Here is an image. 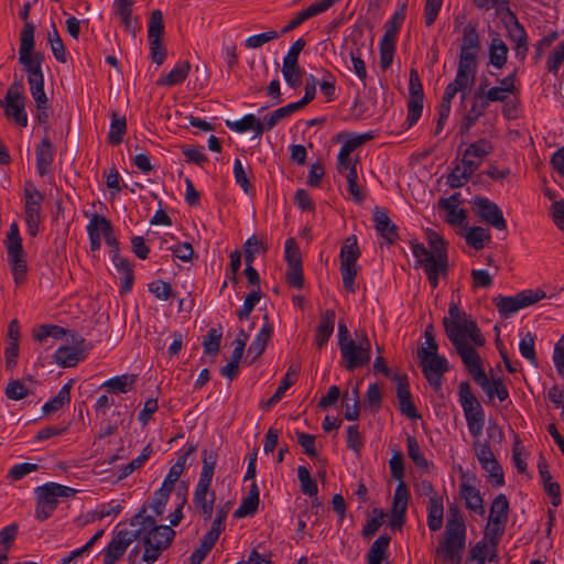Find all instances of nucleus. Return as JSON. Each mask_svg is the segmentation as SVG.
<instances>
[{"instance_id":"nucleus-1","label":"nucleus","mask_w":564,"mask_h":564,"mask_svg":"<svg viewBox=\"0 0 564 564\" xmlns=\"http://www.w3.org/2000/svg\"><path fill=\"white\" fill-rule=\"evenodd\" d=\"M130 525L133 534L138 535V544L128 554L130 564H153L175 538V531L170 525L156 524L155 519L147 513L145 506L131 518Z\"/></svg>"},{"instance_id":"nucleus-2","label":"nucleus","mask_w":564,"mask_h":564,"mask_svg":"<svg viewBox=\"0 0 564 564\" xmlns=\"http://www.w3.org/2000/svg\"><path fill=\"white\" fill-rule=\"evenodd\" d=\"M466 547V524L456 505L448 508L444 540L436 549V557L444 563L460 564Z\"/></svg>"},{"instance_id":"nucleus-3","label":"nucleus","mask_w":564,"mask_h":564,"mask_svg":"<svg viewBox=\"0 0 564 564\" xmlns=\"http://www.w3.org/2000/svg\"><path fill=\"white\" fill-rule=\"evenodd\" d=\"M442 324L451 343L464 338H469L475 346H484L486 343L476 321L462 311L454 301L449 303L448 316L443 318Z\"/></svg>"},{"instance_id":"nucleus-4","label":"nucleus","mask_w":564,"mask_h":564,"mask_svg":"<svg viewBox=\"0 0 564 564\" xmlns=\"http://www.w3.org/2000/svg\"><path fill=\"white\" fill-rule=\"evenodd\" d=\"M203 467L193 495V503L199 509L204 519L209 520L213 516L214 503L216 500L215 491H210L212 480L215 474L217 454L213 451L204 449L202 452Z\"/></svg>"},{"instance_id":"nucleus-5","label":"nucleus","mask_w":564,"mask_h":564,"mask_svg":"<svg viewBox=\"0 0 564 564\" xmlns=\"http://www.w3.org/2000/svg\"><path fill=\"white\" fill-rule=\"evenodd\" d=\"M4 245L7 250V261L13 275L14 283L15 285H21L26 280L28 262L26 252L23 249L22 238L17 223H12L10 225Z\"/></svg>"},{"instance_id":"nucleus-6","label":"nucleus","mask_w":564,"mask_h":564,"mask_svg":"<svg viewBox=\"0 0 564 564\" xmlns=\"http://www.w3.org/2000/svg\"><path fill=\"white\" fill-rule=\"evenodd\" d=\"M76 492V489L56 482H46L35 488V518L39 521L48 519L58 505V498L73 497Z\"/></svg>"},{"instance_id":"nucleus-7","label":"nucleus","mask_w":564,"mask_h":564,"mask_svg":"<svg viewBox=\"0 0 564 564\" xmlns=\"http://www.w3.org/2000/svg\"><path fill=\"white\" fill-rule=\"evenodd\" d=\"M34 30L33 23H26L20 34L19 62L23 65L28 78H42V62L44 56L42 53H33L34 51Z\"/></svg>"},{"instance_id":"nucleus-8","label":"nucleus","mask_w":564,"mask_h":564,"mask_svg":"<svg viewBox=\"0 0 564 564\" xmlns=\"http://www.w3.org/2000/svg\"><path fill=\"white\" fill-rule=\"evenodd\" d=\"M458 400L463 408L470 435L474 438L480 437L485 424V411L478 399L471 393L468 381L460 382L458 387Z\"/></svg>"},{"instance_id":"nucleus-9","label":"nucleus","mask_w":564,"mask_h":564,"mask_svg":"<svg viewBox=\"0 0 564 564\" xmlns=\"http://www.w3.org/2000/svg\"><path fill=\"white\" fill-rule=\"evenodd\" d=\"M360 257V250L355 235L349 236L340 249V274L344 289L354 294L356 292L355 280L360 270L357 261Z\"/></svg>"},{"instance_id":"nucleus-10","label":"nucleus","mask_w":564,"mask_h":564,"mask_svg":"<svg viewBox=\"0 0 564 564\" xmlns=\"http://www.w3.org/2000/svg\"><path fill=\"white\" fill-rule=\"evenodd\" d=\"M509 501L503 494H499L491 502L489 520L485 529V538L491 546H498L508 522Z\"/></svg>"},{"instance_id":"nucleus-11","label":"nucleus","mask_w":564,"mask_h":564,"mask_svg":"<svg viewBox=\"0 0 564 564\" xmlns=\"http://www.w3.org/2000/svg\"><path fill=\"white\" fill-rule=\"evenodd\" d=\"M356 337L357 340H349L339 348L344 367L348 371L368 365L371 358V344L367 334L361 333Z\"/></svg>"},{"instance_id":"nucleus-12","label":"nucleus","mask_w":564,"mask_h":564,"mask_svg":"<svg viewBox=\"0 0 564 564\" xmlns=\"http://www.w3.org/2000/svg\"><path fill=\"white\" fill-rule=\"evenodd\" d=\"M23 195L26 230L31 237H35L42 221L41 213L44 195L30 182L26 183Z\"/></svg>"},{"instance_id":"nucleus-13","label":"nucleus","mask_w":564,"mask_h":564,"mask_svg":"<svg viewBox=\"0 0 564 564\" xmlns=\"http://www.w3.org/2000/svg\"><path fill=\"white\" fill-rule=\"evenodd\" d=\"M545 297L541 290H524L514 296H498L494 299L499 314L509 317L521 308L528 307Z\"/></svg>"},{"instance_id":"nucleus-14","label":"nucleus","mask_w":564,"mask_h":564,"mask_svg":"<svg viewBox=\"0 0 564 564\" xmlns=\"http://www.w3.org/2000/svg\"><path fill=\"white\" fill-rule=\"evenodd\" d=\"M473 449L475 455L484 470L488 473V477L491 479L496 487L505 485L503 471L495 457V454L490 447L489 441L475 438L473 442Z\"/></svg>"},{"instance_id":"nucleus-15","label":"nucleus","mask_w":564,"mask_h":564,"mask_svg":"<svg viewBox=\"0 0 564 564\" xmlns=\"http://www.w3.org/2000/svg\"><path fill=\"white\" fill-rule=\"evenodd\" d=\"M411 250L416 259V263L423 267L431 286L436 289L440 274L445 275L447 272L448 262H445L444 258L440 261L437 259L434 260L430 250L420 242H411Z\"/></svg>"},{"instance_id":"nucleus-16","label":"nucleus","mask_w":564,"mask_h":564,"mask_svg":"<svg viewBox=\"0 0 564 564\" xmlns=\"http://www.w3.org/2000/svg\"><path fill=\"white\" fill-rule=\"evenodd\" d=\"M469 338L459 339L452 341L457 354L459 355L464 366L479 387H484L487 383V375L482 368V362L479 354L468 343Z\"/></svg>"},{"instance_id":"nucleus-17","label":"nucleus","mask_w":564,"mask_h":564,"mask_svg":"<svg viewBox=\"0 0 564 564\" xmlns=\"http://www.w3.org/2000/svg\"><path fill=\"white\" fill-rule=\"evenodd\" d=\"M480 51V39L477 25L468 23L463 29V37L459 50L458 66L475 70L477 69V57Z\"/></svg>"},{"instance_id":"nucleus-18","label":"nucleus","mask_w":564,"mask_h":564,"mask_svg":"<svg viewBox=\"0 0 564 564\" xmlns=\"http://www.w3.org/2000/svg\"><path fill=\"white\" fill-rule=\"evenodd\" d=\"M164 33L163 14L161 10L152 11L148 24V39L150 45V58L156 65H162L167 52L162 43Z\"/></svg>"},{"instance_id":"nucleus-19","label":"nucleus","mask_w":564,"mask_h":564,"mask_svg":"<svg viewBox=\"0 0 564 564\" xmlns=\"http://www.w3.org/2000/svg\"><path fill=\"white\" fill-rule=\"evenodd\" d=\"M24 87L21 82H14L10 85L4 101L1 105L4 107L6 116L12 119L18 126L25 128L28 126V115L25 111Z\"/></svg>"},{"instance_id":"nucleus-20","label":"nucleus","mask_w":564,"mask_h":564,"mask_svg":"<svg viewBox=\"0 0 564 564\" xmlns=\"http://www.w3.org/2000/svg\"><path fill=\"white\" fill-rule=\"evenodd\" d=\"M409 94L410 97L408 100V116L405 122L408 128H411L422 116L424 99L423 86L415 68L410 69Z\"/></svg>"},{"instance_id":"nucleus-21","label":"nucleus","mask_w":564,"mask_h":564,"mask_svg":"<svg viewBox=\"0 0 564 564\" xmlns=\"http://www.w3.org/2000/svg\"><path fill=\"white\" fill-rule=\"evenodd\" d=\"M138 539L132 530L120 529L112 534L110 542L104 550V564H115L120 560L128 547Z\"/></svg>"},{"instance_id":"nucleus-22","label":"nucleus","mask_w":564,"mask_h":564,"mask_svg":"<svg viewBox=\"0 0 564 564\" xmlns=\"http://www.w3.org/2000/svg\"><path fill=\"white\" fill-rule=\"evenodd\" d=\"M473 209L475 214L487 225L498 230L507 228V221L503 218L502 210L499 206L487 197H475L473 200Z\"/></svg>"},{"instance_id":"nucleus-23","label":"nucleus","mask_w":564,"mask_h":564,"mask_svg":"<svg viewBox=\"0 0 564 564\" xmlns=\"http://www.w3.org/2000/svg\"><path fill=\"white\" fill-rule=\"evenodd\" d=\"M494 151L492 143L481 138L468 145L462 159L464 166H467L468 172H476L481 165L482 161Z\"/></svg>"},{"instance_id":"nucleus-24","label":"nucleus","mask_w":564,"mask_h":564,"mask_svg":"<svg viewBox=\"0 0 564 564\" xmlns=\"http://www.w3.org/2000/svg\"><path fill=\"white\" fill-rule=\"evenodd\" d=\"M91 345L87 346L84 338L75 341L74 346H61L54 354L55 361L64 367H75L79 361L84 360L87 356Z\"/></svg>"},{"instance_id":"nucleus-25","label":"nucleus","mask_w":564,"mask_h":564,"mask_svg":"<svg viewBox=\"0 0 564 564\" xmlns=\"http://www.w3.org/2000/svg\"><path fill=\"white\" fill-rule=\"evenodd\" d=\"M475 70L458 66L456 77L446 87L442 98L443 104L452 105V100L458 91L467 89L475 79Z\"/></svg>"},{"instance_id":"nucleus-26","label":"nucleus","mask_w":564,"mask_h":564,"mask_svg":"<svg viewBox=\"0 0 564 564\" xmlns=\"http://www.w3.org/2000/svg\"><path fill=\"white\" fill-rule=\"evenodd\" d=\"M460 194L454 193L447 198H441L438 200V207L446 212L445 220L449 225L460 226L467 219V213L465 209L459 208Z\"/></svg>"},{"instance_id":"nucleus-27","label":"nucleus","mask_w":564,"mask_h":564,"mask_svg":"<svg viewBox=\"0 0 564 564\" xmlns=\"http://www.w3.org/2000/svg\"><path fill=\"white\" fill-rule=\"evenodd\" d=\"M55 149L51 139L45 135L35 148L36 171L40 176L51 173L54 162Z\"/></svg>"},{"instance_id":"nucleus-28","label":"nucleus","mask_w":564,"mask_h":564,"mask_svg":"<svg viewBox=\"0 0 564 564\" xmlns=\"http://www.w3.org/2000/svg\"><path fill=\"white\" fill-rule=\"evenodd\" d=\"M459 491L462 498L465 500L467 509L479 516L485 514L484 499L481 498L479 490L471 485L468 479H466L465 475H462Z\"/></svg>"},{"instance_id":"nucleus-29","label":"nucleus","mask_w":564,"mask_h":564,"mask_svg":"<svg viewBox=\"0 0 564 564\" xmlns=\"http://www.w3.org/2000/svg\"><path fill=\"white\" fill-rule=\"evenodd\" d=\"M373 221L376 230L389 245H392L398 240V227L391 221L386 210L376 207L373 212Z\"/></svg>"},{"instance_id":"nucleus-30","label":"nucleus","mask_w":564,"mask_h":564,"mask_svg":"<svg viewBox=\"0 0 564 564\" xmlns=\"http://www.w3.org/2000/svg\"><path fill=\"white\" fill-rule=\"evenodd\" d=\"M538 469L543 484V488L551 497L552 505L554 507H558L561 505V487L558 482L552 480L547 462L543 457H540L538 462Z\"/></svg>"},{"instance_id":"nucleus-31","label":"nucleus","mask_w":564,"mask_h":564,"mask_svg":"<svg viewBox=\"0 0 564 564\" xmlns=\"http://www.w3.org/2000/svg\"><path fill=\"white\" fill-rule=\"evenodd\" d=\"M335 311L329 308L321 314L319 324L315 332V345L322 349L329 340L335 327Z\"/></svg>"},{"instance_id":"nucleus-32","label":"nucleus","mask_w":564,"mask_h":564,"mask_svg":"<svg viewBox=\"0 0 564 564\" xmlns=\"http://www.w3.org/2000/svg\"><path fill=\"white\" fill-rule=\"evenodd\" d=\"M397 397L399 400V408L402 414H404L409 419L420 417L416 406L411 400L410 387L405 379L399 378L397 387Z\"/></svg>"},{"instance_id":"nucleus-33","label":"nucleus","mask_w":564,"mask_h":564,"mask_svg":"<svg viewBox=\"0 0 564 564\" xmlns=\"http://www.w3.org/2000/svg\"><path fill=\"white\" fill-rule=\"evenodd\" d=\"M112 262L121 281L120 292L129 293L134 282L133 265L129 262V260L122 258L120 254H113Z\"/></svg>"},{"instance_id":"nucleus-34","label":"nucleus","mask_w":564,"mask_h":564,"mask_svg":"<svg viewBox=\"0 0 564 564\" xmlns=\"http://www.w3.org/2000/svg\"><path fill=\"white\" fill-rule=\"evenodd\" d=\"M259 495L258 485L253 481L248 495L241 499L239 507L235 510L234 517L240 519L253 516L258 511L260 501Z\"/></svg>"},{"instance_id":"nucleus-35","label":"nucleus","mask_w":564,"mask_h":564,"mask_svg":"<svg viewBox=\"0 0 564 564\" xmlns=\"http://www.w3.org/2000/svg\"><path fill=\"white\" fill-rule=\"evenodd\" d=\"M264 321L265 322H264L263 326L261 327V329L259 330V333L257 334L256 338L250 344L249 349H248V354L253 355L252 361H254L257 358H259L263 354V351L273 334V326L269 322V317L267 314L264 315Z\"/></svg>"},{"instance_id":"nucleus-36","label":"nucleus","mask_w":564,"mask_h":564,"mask_svg":"<svg viewBox=\"0 0 564 564\" xmlns=\"http://www.w3.org/2000/svg\"><path fill=\"white\" fill-rule=\"evenodd\" d=\"M191 64L187 61H181L164 76H161L156 84L159 86L172 87L182 84L188 76Z\"/></svg>"},{"instance_id":"nucleus-37","label":"nucleus","mask_w":564,"mask_h":564,"mask_svg":"<svg viewBox=\"0 0 564 564\" xmlns=\"http://www.w3.org/2000/svg\"><path fill=\"white\" fill-rule=\"evenodd\" d=\"M300 367L296 365H291L284 375L283 379L281 380L280 386L275 390V392L272 394V397L267 401L264 404V409H270L273 405H275L284 395L286 390L293 386L297 381Z\"/></svg>"},{"instance_id":"nucleus-38","label":"nucleus","mask_w":564,"mask_h":564,"mask_svg":"<svg viewBox=\"0 0 564 564\" xmlns=\"http://www.w3.org/2000/svg\"><path fill=\"white\" fill-rule=\"evenodd\" d=\"M444 506L443 497L438 495L431 496L427 507V527L431 531L436 532L443 525Z\"/></svg>"},{"instance_id":"nucleus-39","label":"nucleus","mask_w":564,"mask_h":564,"mask_svg":"<svg viewBox=\"0 0 564 564\" xmlns=\"http://www.w3.org/2000/svg\"><path fill=\"white\" fill-rule=\"evenodd\" d=\"M127 133V119L120 116L117 111L111 113V123L108 132V142L112 145H118L123 141Z\"/></svg>"},{"instance_id":"nucleus-40","label":"nucleus","mask_w":564,"mask_h":564,"mask_svg":"<svg viewBox=\"0 0 564 564\" xmlns=\"http://www.w3.org/2000/svg\"><path fill=\"white\" fill-rule=\"evenodd\" d=\"M422 371L424 375H444L448 371V362L444 356L427 355L426 358L420 359Z\"/></svg>"},{"instance_id":"nucleus-41","label":"nucleus","mask_w":564,"mask_h":564,"mask_svg":"<svg viewBox=\"0 0 564 564\" xmlns=\"http://www.w3.org/2000/svg\"><path fill=\"white\" fill-rule=\"evenodd\" d=\"M391 536L388 534L380 535L370 546L367 553V562L383 563L388 558V547Z\"/></svg>"},{"instance_id":"nucleus-42","label":"nucleus","mask_w":564,"mask_h":564,"mask_svg":"<svg viewBox=\"0 0 564 564\" xmlns=\"http://www.w3.org/2000/svg\"><path fill=\"white\" fill-rule=\"evenodd\" d=\"M73 380H69L67 383H65L58 393L51 399L48 402H46L43 405V413L44 414H51L57 412L59 409H62L65 404L69 403L70 401V390L73 387Z\"/></svg>"},{"instance_id":"nucleus-43","label":"nucleus","mask_w":564,"mask_h":564,"mask_svg":"<svg viewBox=\"0 0 564 564\" xmlns=\"http://www.w3.org/2000/svg\"><path fill=\"white\" fill-rule=\"evenodd\" d=\"M508 52V46L501 39H492L489 46V63L498 69L502 68L507 63Z\"/></svg>"},{"instance_id":"nucleus-44","label":"nucleus","mask_w":564,"mask_h":564,"mask_svg":"<svg viewBox=\"0 0 564 564\" xmlns=\"http://www.w3.org/2000/svg\"><path fill=\"white\" fill-rule=\"evenodd\" d=\"M406 4L403 3L401 8L393 13L391 19L384 23V33L382 39L397 42L399 31L405 19Z\"/></svg>"},{"instance_id":"nucleus-45","label":"nucleus","mask_w":564,"mask_h":564,"mask_svg":"<svg viewBox=\"0 0 564 564\" xmlns=\"http://www.w3.org/2000/svg\"><path fill=\"white\" fill-rule=\"evenodd\" d=\"M135 381V375L126 373L122 376L110 378L102 384V388H106L109 392L112 393H127L132 389Z\"/></svg>"},{"instance_id":"nucleus-46","label":"nucleus","mask_w":564,"mask_h":564,"mask_svg":"<svg viewBox=\"0 0 564 564\" xmlns=\"http://www.w3.org/2000/svg\"><path fill=\"white\" fill-rule=\"evenodd\" d=\"M487 108L488 107L486 106V102H482V100H476L474 98L470 109L467 111V113L465 115V117L463 119V122L460 126V131L462 132L469 131L474 127V124L477 122V120L481 116H484Z\"/></svg>"},{"instance_id":"nucleus-47","label":"nucleus","mask_w":564,"mask_h":564,"mask_svg":"<svg viewBox=\"0 0 564 564\" xmlns=\"http://www.w3.org/2000/svg\"><path fill=\"white\" fill-rule=\"evenodd\" d=\"M406 449L408 456L413 462V464L422 470H427L429 463L425 458L423 452L420 448L419 442L414 435H408L406 437Z\"/></svg>"},{"instance_id":"nucleus-48","label":"nucleus","mask_w":564,"mask_h":564,"mask_svg":"<svg viewBox=\"0 0 564 564\" xmlns=\"http://www.w3.org/2000/svg\"><path fill=\"white\" fill-rule=\"evenodd\" d=\"M304 69L297 63H283L282 75L291 88H297L302 85Z\"/></svg>"},{"instance_id":"nucleus-49","label":"nucleus","mask_w":564,"mask_h":564,"mask_svg":"<svg viewBox=\"0 0 564 564\" xmlns=\"http://www.w3.org/2000/svg\"><path fill=\"white\" fill-rule=\"evenodd\" d=\"M465 238L468 246L480 250L490 241L491 235L489 230L482 227H471Z\"/></svg>"},{"instance_id":"nucleus-50","label":"nucleus","mask_w":564,"mask_h":564,"mask_svg":"<svg viewBox=\"0 0 564 564\" xmlns=\"http://www.w3.org/2000/svg\"><path fill=\"white\" fill-rule=\"evenodd\" d=\"M221 337V326L210 328L202 343L204 352L207 355L216 356L220 348Z\"/></svg>"},{"instance_id":"nucleus-51","label":"nucleus","mask_w":564,"mask_h":564,"mask_svg":"<svg viewBox=\"0 0 564 564\" xmlns=\"http://www.w3.org/2000/svg\"><path fill=\"white\" fill-rule=\"evenodd\" d=\"M28 84L36 108H48V99L44 90V77L37 79L28 78Z\"/></svg>"},{"instance_id":"nucleus-52","label":"nucleus","mask_w":564,"mask_h":564,"mask_svg":"<svg viewBox=\"0 0 564 564\" xmlns=\"http://www.w3.org/2000/svg\"><path fill=\"white\" fill-rule=\"evenodd\" d=\"M65 335L66 330L57 325L44 324L33 330V338L39 343H45L50 337L54 339L63 338Z\"/></svg>"},{"instance_id":"nucleus-53","label":"nucleus","mask_w":564,"mask_h":564,"mask_svg":"<svg viewBox=\"0 0 564 564\" xmlns=\"http://www.w3.org/2000/svg\"><path fill=\"white\" fill-rule=\"evenodd\" d=\"M345 419L348 421H356L360 414L359 408V389L358 387L351 389L350 397H344Z\"/></svg>"},{"instance_id":"nucleus-54","label":"nucleus","mask_w":564,"mask_h":564,"mask_svg":"<svg viewBox=\"0 0 564 564\" xmlns=\"http://www.w3.org/2000/svg\"><path fill=\"white\" fill-rule=\"evenodd\" d=\"M535 337L531 333H527L520 340L519 350L523 358L531 365L538 367V357L534 348Z\"/></svg>"},{"instance_id":"nucleus-55","label":"nucleus","mask_w":564,"mask_h":564,"mask_svg":"<svg viewBox=\"0 0 564 564\" xmlns=\"http://www.w3.org/2000/svg\"><path fill=\"white\" fill-rule=\"evenodd\" d=\"M480 388L486 392L489 399L497 395V398L502 402L509 398V391L500 378H494L492 381H490L487 377V383Z\"/></svg>"},{"instance_id":"nucleus-56","label":"nucleus","mask_w":564,"mask_h":564,"mask_svg":"<svg viewBox=\"0 0 564 564\" xmlns=\"http://www.w3.org/2000/svg\"><path fill=\"white\" fill-rule=\"evenodd\" d=\"M297 478L300 480L301 490L310 497H316L318 492L316 481L311 477L308 469L305 466L297 467Z\"/></svg>"},{"instance_id":"nucleus-57","label":"nucleus","mask_w":564,"mask_h":564,"mask_svg":"<svg viewBox=\"0 0 564 564\" xmlns=\"http://www.w3.org/2000/svg\"><path fill=\"white\" fill-rule=\"evenodd\" d=\"M99 227L106 243L111 248L113 254H119V241L113 234L111 223L102 215H99Z\"/></svg>"},{"instance_id":"nucleus-58","label":"nucleus","mask_w":564,"mask_h":564,"mask_svg":"<svg viewBox=\"0 0 564 564\" xmlns=\"http://www.w3.org/2000/svg\"><path fill=\"white\" fill-rule=\"evenodd\" d=\"M262 292L259 289H252L249 294H247L243 305L240 310L237 311V317L240 321L248 319L254 306L261 300Z\"/></svg>"},{"instance_id":"nucleus-59","label":"nucleus","mask_w":564,"mask_h":564,"mask_svg":"<svg viewBox=\"0 0 564 564\" xmlns=\"http://www.w3.org/2000/svg\"><path fill=\"white\" fill-rule=\"evenodd\" d=\"M150 454H151L150 446L144 447L143 451L141 452V454L137 458L132 459L129 464L124 465L120 469V474L118 475V480H122V479L127 478L134 470L141 468L143 466V464L149 459Z\"/></svg>"},{"instance_id":"nucleus-60","label":"nucleus","mask_w":564,"mask_h":564,"mask_svg":"<svg viewBox=\"0 0 564 564\" xmlns=\"http://www.w3.org/2000/svg\"><path fill=\"white\" fill-rule=\"evenodd\" d=\"M87 234L91 251H97L101 246V231L99 227V215L94 214L87 225Z\"/></svg>"},{"instance_id":"nucleus-61","label":"nucleus","mask_w":564,"mask_h":564,"mask_svg":"<svg viewBox=\"0 0 564 564\" xmlns=\"http://www.w3.org/2000/svg\"><path fill=\"white\" fill-rule=\"evenodd\" d=\"M284 258L288 267L302 265V256L295 238H288L284 246Z\"/></svg>"},{"instance_id":"nucleus-62","label":"nucleus","mask_w":564,"mask_h":564,"mask_svg":"<svg viewBox=\"0 0 564 564\" xmlns=\"http://www.w3.org/2000/svg\"><path fill=\"white\" fill-rule=\"evenodd\" d=\"M234 176L236 183L241 187L246 194L253 192V186L248 177L247 171L245 170L240 159H236L234 162Z\"/></svg>"},{"instance_id":"nucleus-63","label":"nucleus","mask_w":564,"mask_h":564,"mask_svg":"<svg viewBox=\"0 0 564 564\" xmlns=\"http://www.w3.org/2000/svg\"><path fill=\"white\" fill-rule=\"evenodd\" d=\"M475 172H468L463 163L457 165L447 176V184L451 188L462 187Z\"/></svg>"},{"instance_id":"nucleus-64","label":"nucleus","mask_w":564,"mask_h":564,"mask_svg":"<svg viewBox=\"0 0 564 564\" xmlns=\"http://www.w3.org/2000/svg\"><path fill=\"white\" fill-rule=\"evenodd\" d=\"M6 397L13 401H19L29 395V389L19 379H12L6 387Z\"/></svg>"}]
</instances>
